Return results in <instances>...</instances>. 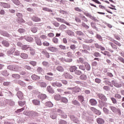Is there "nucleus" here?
I'll use <instances>...</instances> for the list:
<instances>
[{
	"label": "nucleus",
	"instance_id": "obj_24",
	"mask_svg": "<svg viewBox=\"0 0 124 124\" xmlns=\"http://www.w3.org/2000/svg\"><path fill=\"white\" fill-rule=\"evenodd\" d=\"M76 70H77V67L76 66H73L70 67V72H75Z\"/></svg>",
	"mask_w": 124,
	"mask_h": 124
},
{
	"label": "nucleus",
	"instance_id": "obj_20",
	"mask_svg": "<svg viewBox=\"0 0 124 124\" xmlns=\"http://www.w3.org/2000/svg\"><path fill=\"white\" fill-rule=\"evenodd\" d=\"M56 70L60 72H63L64 71V69L62 66H58L56 67Z\"/></svg>",
	"mask_w": 124,
	"mask_h": 124
},
{
	"label": "nucleus",
	"instance_id": "obj_34",
	"mask_svg": "<svg viewBox=\"0 0 124 124\" xmlns=\"http://www.w3.org/2000/svg\"><path fill=\"white\" fill-rule=\"evenodd\" d=\"M12 1L16 5H20V4H21L19 0H12Z\"/></svg>",
	"mask_w": 124,
	"mask_h": 124
},
{
	"label": "nucleus",
	"instance_id": "obj_8",
	"mask_svg": "<svg viewBox=\"0 0 124 124\" xmlns=\"http://www.w3.org/2000/svg\"><path fill=\"white\" fill-rule=\"evenodd\" d=\"M31 19L33 22H40V21H41V19L40 18L34 16H32Z\"/></svg>",
	"mask_w": 124,
	"mask_h": 124
},
{
	"label": "nucleus",
	"instance_id": "obj_19",
	"mask_svg": "<svg viewBox=\"0 0 124 124\" xmlns=\"http://www.w3.org/2000/svg\"><path fill=\"white\" fill-rule=\"evenodd\" d=\"M37 71L40 74H42V75H43V74H44V70H43V69H42V68H41L40 67H39L37 69Z\"/></svg>",
	"mask_w": 124,
	"mask_h": 124
},
{
	"label": "nucleus",
	"instance_id": "obj_35",
	"mask_svg": "<svg viewBox=\"0 0 124 124\" xmlns=\"http://www.w3.org/2000/svg\"><path fill=\"white\" fill-rule=\"evenodd\" d=\"M46 107H53V105L52 103V102H47L46 103Z\"/></svg>",
	"mask_w": 124,
	"mask_h": 124
},
{
	"label": "nucleus",
	"instance_id": "obj_51",
	"mask_svg": "<svg viewBox=\"0 0 124 124\" xmlns=\"http://www.w3.org/2000/svg\"><path fill=\"white\" fill-rule=\"evenodd\" d=\"M1 74L3 75V76H8L9 74L7 72V71H3L1 72Z\"/></svg>",
	"mask_w": 124,
	"mask_h": 124
},
{
	"label": "nucleus",
	"instance_id": "obj_30",
	"mask_svg": "<svg viewBox=\"0 0 124 124\" xmlns=\"http://www.w3.org/2000/svg\"><path fill=\"white\" fill-rule=\"evenodd\" d=\"M2 44H3L4 46H5V47L9 46V43H8L7 41L3 40V41H2Z\"/></svg>",
	"mask_w": 124,
	"mask_h": 124
},
{
	"label": "nucleus",
	"instance_id": "obj_46",
	"mask_svg": "<svg viewBox=\"0 0 124 124\" xmlns=\"http://www.w3.org/2000/svg\"><path fill=\"white\" fill-rule=\"evenodd\" d=\"M31 31L33 32L34 33L35 32H37V28L36 27H33L31 29Z\"/></svg>",
	"mask_w": 124,
	"mask_h": 124
},
{
	"label": "nucleus",
	"instance_id": "obj_53",
	"mask_svg": "<svg viewBox=\"0 0 124 124\" xmlns=\"http://www.w3.org/2000/svg\"><path fill=\"white\" fill-rule=\"evenodd\" d=\"M19 71H18V72H19V74H20V75H26V72L25 71H21V68H18Z\"/></svg>",
	"mask_w": 124,
	"mask_h": 124
},
{
	"label": "nucleus",
	"instance_id": "obj_26",
	"mask_svg": "<svg viewBox=\"0 0 124 124\" xmlns=\"http://www.w3.org/2000/svg\"><path fill=\"white\" fill-rule=\"evenodd\" d=\"M20 57L22 58V59H23L24 60L27 59V58H28L29 56L26 53H21L20 54Z\"/></svg>",
	"mask_w": 124,
	"mask_h": 124
},
{
	"label": "nucleus",
	"instance_id": "obj_59",
	"mask_svg": "<svg viewBox=\"0 0 124 124\" xmlns=\"http://www.w3.org/2000/svg\"><path fill=\"white\" fill-rule=\"evenodd\" d=\"M59 48H60V49H62V50H66V47L62 45H60Z\"/></svg>",
	"mask_w": 124,
	"mask_h": 124
},
{
	"label": "nucleus",
	"instance_id": "obj_56",
	"mask_svg": "<svg viewBox=\"0 0 124 124\" xmlns=\"http://www.w3.org/2000/svg\"><path fill=\"white\" fill-rule=\"evenodd\" d=\"M62 101L64 103H67L68 100H67V99L65 97H63L62 98Z\"/></svg>",
	"mask_w": 124,
	"mask_h": 124
},
{
	"label": "nucleus",
	"instance_id": "obj_58",
	"mask_svg": "<svg viewBox=\"0 0 124 124\" xmlns=\"http://www.w3.org/2000/svg\"><path fill=\"white\" fill-rule=\"evenodd\" d=\"M30 114H31V116H38V113L35 111H31Z\"/></svg>",
	"mask_w": 124,
	"mask_h": 124
},
{
	"label": "nucleus",
	"instance_id": "obj_36",
	"mask_svg": "<svg viewBox=\"0 0 124 124\" xmlns=\"http://www.w3.org/2000/svg\"><path fill=\"white\" fill-rule=\"evenodd\" d=\"M24 110H25V107H23V108H21L17 109V110L15 111V113H16V114H18L19 113H21V112H23V111H24Z\"/></svg>",
	"mask_w": 124,
	"mask_h": 124
},
{
	"label": "nucleus",
	"instance_id": "obj_33",
	"mask_svg": "<svg viewBox=\"0 0 124 124\" xmlns=\"http://www.w3.org/2000/svg\"><path fill=\"white\" fill-rule=\"evenodd\" d=\"M79 79L85 81L87 80V76L85 75H82L79 77Z\"/></svg>",
	"mask_w": 124,
	"mask_h": 124
},
{
	"label": "nucleus",
	"instance_id": "obj_62",
	"mask_svg": "<svg viewBox=\"0 0 124 124\" xmlns=\"http://www.w3.org/2000/svg\"><path fill=\"white\" fill-rule=\"evenodd\" d=\"M59 124H67V122H66V121H65L63 120H61L60 121Z\"/></svg>",
	"mask_w": 124,
	"mask_h": 124
},
{
	"label": "nucleus",
	"instance_id": "obj_18",
	"mask_svg": "<svg viewBox=\"0 0 124 124\" xmlns=\"http://www.w3.org/2000/svg\"><path fill=\"white\" fill-rule=\"evenodd\" d=\"M56 20H57V21L58 22H60L61 23H65V24H66V25H69V23H68L67 22H65V20H64L62 18L57 17V18H56Z\"/></svg>",
	"mask_w": 124,
	"mask_h": 124
},
{
	"label": "nucleus",
	"instance_id": "obj_16",
	"mask_svg": "<svg viewBox=\"0 0 124 124\" xmlns=\"http://www.w3.org/2000/svg\"><path fill=\"white\" fill-rule=\"evenodd\" d=\"M46 90L48 93H55L54 89H53V88H52L50 86H47Z\"/></svg>",
	"mask_w": 124,
	"mask_h": 124
},
{
	"label": "nucleus",
	"instance_id": "obj_55",
	"mask_svg": "<svg viewBox=\"0 0 124 124\" xmlns=\"http://www.w3.org/2000/svg\"><path fill=\"white\" fill-rule=\"evenodd\" d=\"M81 26L82 27H83V28H85V29H89L90 28V27L84 22H82Z\"/></svg>",
	"mask_w": 124,
	"mask_h": 124
},
{
	"label": "nucleus",
	"instance_id": "obj_41",
	"mask_svg": "<svg viewBox=\"0 0 124 124\" xmlns=\"http://www.w3.org/2000/svg\"><path fill=\"white\" fill-rule=\"evenodd\" d=\"M52 41L55 44H58V43H59V39L56 37H54L52 39Z\"/></svg>",
	"mask_w": 124,
	"mask_h": 124
},
{
	"label": "nucleus",
	"instance_id": "obj_52",
	"mask_svg": "<svg viewBox=\"0 0 124 124\" xmlns=\"http://www.w3.org/2000/svg\"><path fill=\"white\" fill-rule=\"evenodd\" d=\"M75 74H76V75H81L82 72L80 70H76V71H75Z\"/></svg>",
	"mask_w": 124,
	"mask_h": 124
},
{
	"label": "nucleus",
	"instance_id": "obj_64",
	"mask_svg": "<svg viewBox=\"0 0 124 124\" xmlns=\"http://www.w3.org/2000/svg\"><path fill=\"white\" fill-rule=\"evenodd\" d=\"M119 61L121 62H123V63H124V59L123 57H119L118 58Z\"/></svg>",
	"mask_w": 124,
	"mask_h": 124
},
{
	"label": "nucleus",
	"instance_id": "obj_21",
	"mask_svg": "<svg viewBox=\"0 0 124 124\" xmlns=\"http://www.w3.org/2000/svg\"><path fill=\"white\" fill-rule=\"evenodd\" d=\"M57 117H58V115L56 114L55 112H52L50 114V118L52 119V120H55V119H57Z\"/></svg>",
	"mask_w": 124,
	"mask_h": 124
},
{
	"label": "nucleus",
	"instance_id": "obj_15",
	"mask_svg": "<svg viewBox=\"0 0 124 124\" xmlns=\"http://www.w3.org/2000/svg\"><path fill=\"white\" fill-rule=\"evenodd\" d=\"M32 102L34 105L39 106L40 105V101L37 100V99H34L32 101Z\"/></svg>",
	"mask_w": 124,
	"mask_h": 124
},
{
	"label": "nucleus",
	"instance_id": "obj_28",
	"mask_svg": "<svg viewBox=\"0 0 124 124\" xmlns=\"http://www.w3.org/2000/svg\"><path fill=\"white\" fill-rule=\"evenodd\" d=\"M101 53L103 55H105V56H108V57H111V54H110V52L106 50H105L104 52L101 51Z\"/></svg>",
	"mask_w": 124,
	"mask_h": 124
},
{
	"label": "nucleus",
	"instance_id": "obj_6",
	"mask_svg": "<svg viewBox=\"0 0 124 124\" xmlns=\"http://www.w3.org/2000/svg\"><path fill=\"white\" fill-rule=\"evenodd\" d=\"M0 5L4 8H10V5L7 3L0 2Z\"/></svg>",
	"mask_w": 124,
	"mask_h": 124
},
{
	"label": "nucleus",
	"instance_id": "obj_63",
	"mask_svg": "<svg viewBox=\"0 0 124 124\" xmlns=\"http://www.w3.org/2000/svg\"><path fill=\"white\" fill-rule=\"evenodd\" d=\"M70 48L71 50H75V49H76V46H75V45H71L70 46Z\"/></svg>",
	"mask_w": 124,
	"mask_h": 124
},
{
	"label": "nucleus",
	"instance_id": "obj_2",
	"mask_svg": "<svg viewBox=\"0 0 124 124\" xmlns=\"http://www.w3.org/2000/svg\"><path fill=\"white\" fill-rule=\"evenodd\" d=\"M8 69H10V70H12L13 71H20L18 66L9 65L8 66Z\"/></svg>",
	"mask_w": 124,
	"mask_h": 124
},
{
	"label": "nucleus",
	"instance_id": "obj_27",
	"mask_svg": "<svg viewBox=\"0 0 124 124\" xmlns=\"http://www.w3.org/2000/svg\"><path fill=\"white\" fill-rule=\"evenodd\" d=\"M38 84L41 88H46L47 87V84L44 82H39Z\"/></svg>",
	"mask_w": 124,
	"mask_h": 124
},
{
	"label": "nucleus",
	"instance_id": "obj_32",
	"mask_svg": "<svg viewBox=\"0 0 124 124\" xmlns=\"http://www.w3.org/2000/svg\"><path fill=\"white\" fill-rule=\"evenodd\" d=\"M25 104H26V101H18V105L19 106H21V107H23V106H24V105H25Z\"/></svg>",
	"mask_w": 124,
	"mask_h": 124
},
{
	"label": "nucleus",
	"instance_id": "obj_57",
	"mask_svg": "<svg viewBox=\"0 0 124 124\" xmlns=\"http://www.w3.org/2000/svg\"><path fill=\"white\" fill-rule=\"evenodd\" d=\"M67 55L69 58H72V57H73V54H72V53L71 51L68 52L67 53Z\"/></svg>",
	"mask_w": 124,
	"mask_h": 124
},
{
	"label": "nucleus",
	"instance_id": "obj_43",
	"mask_svg": "<svg viewBox=\"0 0 124 124\" xmlns=\"http://www.w3.org/2000/svg\"><path fill=\"white\" fill-rule=\"evenodd\" d=\"M85 67L86 69V70H90L91 69V66H90V64H89L88 63H86L85 65Z\"/></svg>",
	"mask_w": 124,
	"mask_h": 124
},
{
	"label": "nucleus",
	"instance_id": "obj_47",
	"mask_svg": "<svg viewBox=\"0 0 124 124\" xmlns=\"http://www.w3.org/2000/svg\"><path fill=\"white\" fill-rule=\"evenodd\" d=\"M18 83L19 85L22 86V87H25V86H26V84H25V82L22 81V80H19Z\"/></svg>",
	"mask_w": 124,
	"mask_h": 124
},
{
	"label": "nucleus",
	"instance_id": "obj_14",
	"mask_svg": "<svg viewBox=\"0 0 124 124\" xmlns=\"http://www.w3.org/2000/svg\"><path fill=\"white\" fill-rule=\"evenodd\" d=\"M110 109L114 113H116L117 111H119V112H121V110L119 108H117L113 106H110L109 107Z\"/></svg>",
	"mask_w": 124,
	"mask_h": 124
},
{
	"label": "nucleus",
	"instance_id": "obj_54",
	"mask_svg": "<svg viewBox=\"0 0 124 124\" xmlns=\"http://www.w3.org/2000/svg\"><path fill=\"white\" fill-rule=\"evenodd\" d=\"M93 56L94 57H101V55H100V53H99V52H95L94 53H93Z\"/></svg>",
	"mask_w": 124,
	"mask_h": 124
},
{
	"label": "nucleus",
	"instance_id": "obj_5",
	"mask_svg": "<svg viewBox=\"0 0 124 124\" xmlns=\"http://www.w3.org/2000/svg\"><path fill=\"white\" fill-rule=\"evenodd\" d=\"M51 85L53 87H58L59 88H61V87H62V84L58 81H56L55 82H53L52 83Z\"/></svg>",
	"mask_w": 124,
	"mask_h": 124
},
{
	"label": "nucleus",
	"instance_id": "obj_22",
	"mask_svg": "<svg viewBox=\"0 0 124 124\" xmlns=\"http://www.w3.org/2000/svg\"><path fill=\"white\" fill-rule=\"evenodd\" d=\"M73 93H79V92H81V89H80V87H74L73 90Z\"/></svg>",
	"mask_w": 124,
	"mask_h": 124
},
{
	"label": "nucleus",
	"instance_id": "obj_4",
	"mask_svg": "<svg viewBox=\"0 0 124 124\" xmlns=\"http://www.w3.org/2000/svg\"><path fill=\"white\" fill-rule=\"evenodd\" d=\"M47 49L48 50V51L52 52V53H56V52L58 51V48L53 46H48L47 47Z\"/></svg>",
	"mask_w": 124,
	"mask_h": 124
},
{
	"label": "nucleus",
	"instance_id": "obj_44",
	"mask_svg": "<svg viewBox=\"0 0 124 124\" xmlns=\"http://www.w3.org/2000/svg\"><path fill=\"white\" fill-rule=\"evenodd\" d=\"M29 63L31 64V65H32V66H36L37 62L35 61H31Z\"/></svg>",
	"mask_w": 124,
	"mask_h": 124
},
{
	"label": "nucleus",
	"instance_id": "obj_1",
	"mask_svg": "<svg viewBox=\"0 0 124 124\" xmlns=\"http://www.w3.org/2000/svg\"><path fill=\"white\" fill-rule=\"evenodd\" d=\"M84 15L86 16L87 17H89L91 20H93V21H94V22H98V19L95 18L94 16H92V14L88 13H84Z\"/></svg>",
	"mask_w": 124,
	"mask_h": 124
},
{
	"label": "nucleus",
	"instance_id": "obj_17",
	"mask_svg": "<svg viewBox=\"0 0 124 124\" xmlns=\"http://www.w3.org/2000/svg\"><path fill=\"white\" fill-rule=\"evenodd\" d=\"M31 77L32 80H35V81H37V80H40V77L36 75H33Z\"/></svg>",
	"mask_w": 124,
	"mask_h": 124
},
{
	"label": "nucleus",
	"instance_id": "obj_29",
	"mask_svg": "<svg viewBox=\"0 0 124 124\" xmlns=\"http://www.w3.org/2000/svg\"><path fill=\"white\" fill-rule=\"evenodd\" d=\"M78 99L79 100V101H80L81 103H82V102H84V98L82 95H78Z\"/></svg>",
	"mask_w": 124,
	"mask_h": 124
},
{
	"label": "nucleus",
	"instance_id": "obj_25",
	"mask_svg": "<svg viewBox=\"0 0 124 124\" xmlns=\"http://www.w3.org/2000/svg\"><path fill=\"white\" fill-rule=\"evenodd\" d=\"M12 76L13 78H14L15 79H20V78H21V76L18 74H14Z\"/></svg>",
	"mask_w": 124,
	"mask_h": 124
},
{
	"label": "nucleus",
	"instance_id": "obj_10",
	"mask_svg": "<svg viewBox=\"0 0 124 124\" xmlns=\"http://www.w3.org/2000/svg\"><path fill=\"white\" fill-rule=\"evenodd\" d=\"M17 96L18 97L19 99L22 100L24 98V94L21 91H18L17 93Z\"/></svg>",
	"mask_w": 124,
	"mask_h": 124
},
{
	"label": "nucleus",
	"instance_id": "obj_39",
	"mask_svg": "<svg viewBox=\"0 0 124 124\" xmlns=\"http://www.w3.org/2000/svg\"><path fill=\"white\" fill-rule=\"evenodd\" d=\"M73 104L74 105H77L78 106H80V104L79 103V102L78 101L75 100L72 101Z\"/></svg>",
	"mask_w": 124,
	"mask_h": 124
},
{
	"label": "nucleus",
	"instance_id": "obj_60",
	"mask_svg": "<svg viewBox=\"0 0 124 124\" xmlns=\"http://www.w3.org/2000/svg\"><path fill=\"white\" fill-rule=\"evenodd\" d=\"M95 83H97V84H100L101 83V79L96 78L95 79Z\"/></svg>",
	"mask_w": 124,
	"mask_h": 124
},
{
	"label": "nucleus",
	"instance_id": "obj_49",
	"mask_svg": "<svg viewBox=\"0 0 124 124\" xmlns=\"http://www.w3.org/2000/svg\"><path fill=\"white\" fill-rule=\"evenodd\" d=\"M29 48H30V47L27 45H24L22 46L21 49L22 50H27Z\"/></svg>",
	"mask_w": 124,
	"mask_h": 124
},
{
	"label": "nucleus",
	"instance_id": "obj_45",
	"mask_svg": "<svg viewBox=\"0 0 124 124\" xmlns=\"http://www.w3.org/2000/svg\"><path fill=\"white\" fill-rule=\"evenodd\" d=\"M114 96H115V98H116L117 99H121L122 98V95H121L119 93L115 94Z\"/></svg>",
	"mask_w": 124,
	"mask_h": 124
},
{
	"label": "nucleus",
	"instance_id": "obj_9",
	"mask_svg": "<svg viewBox=\"0 0 124 124\" xmlns=\"http://www.w3.org/2000/svg\"><path fill=\"white\" fill-rule=\"evenodd\" d=\"M38 98L42 100H44L47 98V96L45 94H40L38 95Z\"/></svg>",
	"mask_w": 124,
	"mask_h": 124
},
{
	"label": "nucleus",
	"instance_id": "obj_11",
	"mask_svg": "<svg viewBox=\"0 0 124 124\" xmlns=\"http://www.w3.org/2000/svg\"><path fill=\"white\" fill-rule=\"evenodd\" d=\"M35 41L38 46H41L42 45V43H41V40L38 37L35 38Z\"/></svg>",
	"mask_w": 124,
	"mask_h": 124
},
{
	"label": "nucleus",
	"instance_id": "obj_7",
	"mask_svg": "<svg viewBox=\"0 0 124 124\" xmlns=\"http://www.w3.org/2000/svg\"><path fill=\"white\" fill-rule=\"evenodd\" d=\"M89 103H90L91 105L92 106H95L96 104H97V101L94 99H91L89 100Z\"/></svg>",
	"mask_w": 124,
	"mask_h": 124
},
{
	"label": "nucleus",
	"instance_id": "obj_13",
	"mask_svg": "<svg viewBox=\"0 0 124 124\" xmlns=\"http://www.w3.org/2000/svg\"><path fill=\"white\" fill-rule=\"evenodd\" d=\"M96 122L98 124H103L105 123V121L101 118H98L96 119Z\"/></svg>",
	"mask_w": 124,
	"mask_h": 124
},
{
	"label": "nucleus",
	"instance_id": "obj_37",
	"mask_svg": "<svg viewBox=\"0 0 124 124\" xmlns=\"http://www.w3.org/2000/svg\"><path fill=\"white\" fill-rule=\"evenodd\" d=\"M113 85L116 88H121L122 87V84L121 83H118L117 82H114Z\"/></svg>",
	"mask_w": 124,
	"mask_h": 124
},
{
	"label": "nucleus",
	"instance_id": "obj_38",
	"mask_svg": "<svg viewBox=\"0 0 124 124\" xmlns=\"http://www.w3.org/2000/svg\"><path fill=\"white\" fill-rule=\"evenodd\" d=\"M54 98L55 99V100H61V99H62V97L61 96V95H56L55 96Z\"/></svg>",
	"mask_w": 124,
	"mask_h": 124
},
{
	"label": "nucleus",
	"instance_id": "obj_3",
	"mask_svg": "<svg viewBox=\"0 0 124 124\" xmlns=\"http://www.w3.org/2000/svg\"><path fill=\"white\" fill-rule=\"evenodd\" d=\"M97 96L100 99H101L102 101H104L105 102L107 101V98H106V96H105V95H104L103 94L98 93L97 94Z\"/></svg>",
	"mask_w": 124,
	"mask_h": 124
},
{
	"label": "nucleus",
	"instance_id": "obj_61",
	"mask_svg": "<svg viewBox=\"0 0 124 124\" xmlns=\"http://www.w3.org/2000/svg\"><path fill=\"white\" fill-rule=\"evenodd\" d=\"M76 34H78V35H83L84 33L81 31H77L76 32Z\"/></svg>",
	"mask_w": 124,
	"mask_h": 124
},
{
	"label": "nucleus",
	"instance_id": "obj_12",
	"mask_svg": "<svg viewBox=\"0 0 124 124\" xmlns=\"http://www.w3.org/2000/svg\"><path fill=\"white\" fill-rule=\"evenodd\" d=\"M94 46L95 48H96L97 49H100L101 51H105V47L98 45V44H95Z\"/></svg>",
	"mask_w": 124,
	"mask_h": 124
},
{
	"label": "nucleus",
	"instance_id": "obj_48",
	"mask_svg": "<svg viewBox=\"0 0 124 124\" xmlns=\"http://www.w3.org/2000/svg\"><path fill=\"white\" fill-rule=\"evenodd\" d=\"M43 10H44V11H47V12H53V11H52V10L46 7L43 8Z\"/></svg>",
	"mask_w": 124,
	"mask_h": 124
},
{
	"label": "nucleus",
	"instance_id": "obj_50",
	"mask_svg": "<svg viewBox=\"0 0 124 124\" xmlns=\"http://www.w3.org/2000/svg\"><path fill=\"white\" fill-rule=\"evenodd\" d=\"M43 45L44 46H46V47H48V46H50V43H49L47 41H45L43 43Z\"/></svg>",
	"mask_w": 124,
	"mask_h": 124
},
{
	"label": "nucleus",
	"instance_id": "obj_23",
	"mask_svg": "<svg viewBox=\"0 0 124 124\" xmlns=\"http://www.w3.org/2000/svg\"><path fill=\"white\" fill-rule=\"evenodd\" d=\"M70 118L74 123H75V124H77V122H78V119L75 117L74 115L71 116Z\"/></svg>",
	"mask_w": 124,
	"mask_h": 124
},
{
	"label": "nucleus",
	"instance_id": "obj_31",
	"mask_svg": "<svg viewBox=\"0 0 124 124\" xmlns=\"http://www.w3.org/2000/svg\"><path fill=\"white\" fill-rule=\"evenodd\" d=\"M109 44L112 47V49H114L115 50H117L118 49L117 46H116L114 43L109 42Z\"/></svg>",
	"mask_w": 124,
	"mask_h": 124
},
{
	"label": "nucleus",
	"instance_id": "obj_40",
	"mask_svg": "<svg viewBox=\"0 0 124 124\" xmlns=\"http://www.w3.org/2000/svg\"><path fill=\"white\" fill-rule=\"evenodd\" d=\"M30 54L32 56H34V55H35V50H34L33 48H30Z\"/></svg>",
	"mask_w": 124,
	"mask_h": 124
},
{
	"label": "nucleus",
	"instance_id": "obj_42",
	"mask_svg": "<svg viewBox=\"0 0 124 124\" xmlns=\"http://www.w3.org/2000/svg\"><path fill=\"white\" fill-rule=\"evenodd\" d=\"M103 111L104 112L105 114H109V112H110V111L109 110V109H108L107 108H103Z\"/></svg>",
	"mask_w": 124,
	"mask_h": 124
}]
</instances>
